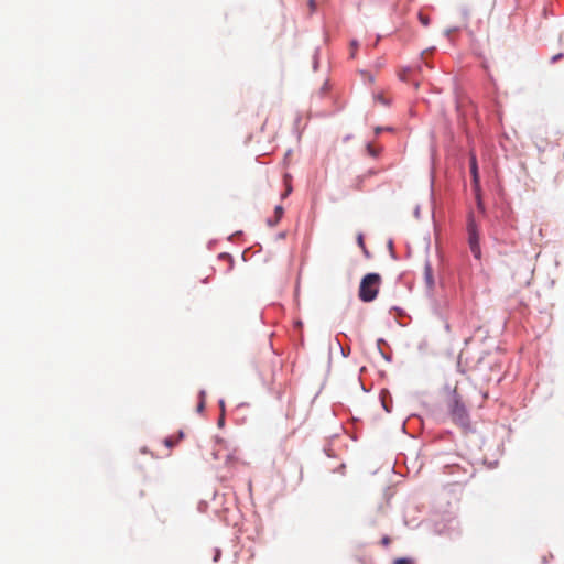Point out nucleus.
Wrapping results in <instances>:
<instances>
[{
	"instance_id": "obj_1",
	"label": "nucleus",
	"mask_w": 564,
	"mask_h": 564,
	"mask_svg": "<svg viewBox=\"0 0 564 564\" xmlns=\"http://www.w3.org/2000/svg\"><path fill=\"white\" fill-rule=\"evenodd\" d=\"M381 276L378 273L366 274L360 282L358 296L362 302L373 301L379 292Z\"/></svg>"
},
{
	"instance_id": "obj_2",
	"label": "nucleus",
	"mask_w": 564,
	"mask_h": 564,
	"mask_svg": "<svg viewBox=\"0 0 564 564\" xmlns=\"http://www.w3.org/2000/svg\"><path fill=\"white\" fill-rule=\"evenodd\" d=\"M448 412L452 421L463 427H467L469 424V415L468 412L462 402L459 395L454 390L451 400L448 402Z\"/></svg>"
},
{
	"instance_id": "obj_3",
	"label": "nucleus",
	"mask_w": 564,
	"mask_h": 564,
	"mask_svg": "<svg viewBox=\"0 0 564 564\" xmlns=\"http://www.w3.org/2000/svg\"><path fill=\"white\" fill-rule=\"evenodd\" d=\"M467 232H468V245H469L470 251L476 259H480L481 258V249H480V245H479V232H478L477 224L471 214L468 217Z\"/></svg>"
},
{
	"instance_id": "obj_4",
	"label": "nucleus",
	"mask_w": 564,
	"mask_h": 564,
	"mask_svg": "<svg viewBox=\"0 0 564 564\" xmlns=\"http://www.w3.org/2000/svg\"><path fill=\"white\" fill-rule=\"evenodd\" d=\"M470 174L473 177L475 192H478L479 191V173H478L477 159L474 153L470 154Z\"/></svg>"
},
{
	"instance_id": "obj_5",
	"label": "nucleus",
	"mask_w": 564,
	"mask_h": 564,
	"mask_svg": "<svg viewBox=\"0 0 564 564\" xmlns=\"http://www.w3.org/2000/svg\"><path fill=\"white\" fill-rule=\"evenodd\" d=\"M283 213H284L283 207L282 206H276L275 210H274V219H271V218L268 219L269 226H271V227L275 226L280 221V219L282 218Z\"/></svg>"
},
{
	"instance_id": "obj_6",
	"label": "nucleus",
	"mask_w": 564,
	"mask_h": 564,
	"mask_svg": "<svg viewBox=\"0 0 564 564\" xmlns=\"http://www.w3.org/2000/svg\"><path fill=\"white\" fill-rule=\"evenodd\" d=\"M424 274H425V280H426L427 284L430 286H432L434 281H433V275H432V268L429 263L425 265Z\"/></svg>"
},
{
	"instance_id": "obj_7",
	"label": "nucleus",
	"mask_w": 564,
	"mask_h": 564,
	"mask_svg": "<svg viewBox=\"0 0 564 564\" xmlns=\"http://www.w3.org/2000/svg\"><path fill=\"white\" fill-rule=\"evenodd\" d=\"M183 436H184L183 432H180V433H178V438H177V440H174L173 437H166V438L164 440V444H165L167 447H173V446L177 443V441H178V440L183 438Z\"/></svg>"
},
{
	"instance_id": "obj_8",
	"label": "nucleus",
	"mask_w": 564,
	"mask_h": 564,
	"mask_svg": "<svg viewBox=\"0 0 564 564\" xmlns=\"http://www.w3.org/2000/svg\"><path fill=\"white\" fill-rule=\"evenodd\" d=\"M204 408H205V392L200 391V393H199V403L197 405V411L198 412H203Z\"/></svg>"
},
{
	"instance_id": "obj_9",
	"label": "nucleus",
	"mask_w": 564,
	"mask_h": 564,
	"mask_svg": "<svg viewBox=\"0 0 564 564\" xmlns=\"http://www.w3.org/2000/svg\"><path fill=\"white\" fill-rule=\"evenodd\" d=\"M357 242H358V246L362 249V251L368 254V251L366 249V246H365V241H364V236L361 234L358 235L357 237Z\"/></svg>"
},
{
	"instance_id": "obj_10",
	"label": "nucleus",
	"mask_w": 564,
	"mask_h": 564,
	"mask_svg": "<svg viewBox=\"0 0 564 564\" xmlns=\"http://www.w3.org/2000/svg\"><path fill=\"white\" fill-rule=\"evenodd\" d=\"M419 20L424 26H427L430 24L429 17L424 15L423 13H419Z\"/></svg>"
},
{
	"instance_id": "obj_11",
	"label": "nucleus",
	"mask_w": 564,
	"mask_h": 564,
	"mask_svg": "<svg viewBox=\"0 0 564 564\" xmlns=\"http://www.w3.org/2000/svg\"><path fill=\"white\" fill-rule=\"evenodd\" d=\"M393 564H414L411 558H397Z\"/></svg>"
},
{
	"instance_id": "obj_12",
	"label": "nucleus",
	"mask_w": 564,
	"mask_h": 564,
	"mask_svg": "<svg viewBox=\"0 0 564 564\" xmlns=\"http://www.w3.org/2000/svg\"><path fill=\"white\" fill-rule=\"evenodd\" d=\"M235 454H236V451H235L232 454L227 455L226 462H227L228 464H231L232 462L238 460V457H236V455H235Z\"/></svg>"
},
{
	"instance_id": "obj_13",
	"label": "nucleus",
	"mask_w": 564,
	"mask_h": 564,
	"mask_svg": "<svg viewBox=\"0 0 564 564\" xmlns=\"http://www.w3.org/2000/svg\"><path fill=\"white\" fill-rule=\"evenodd\" d=\"M308 7H310L311 12H313L316 9L315 0H310L308 1Z\"/></svg>"
},
{
	"instance_id": "obj_14",
	"label": "nucleus",
	"mask_w": 564,
	"mask_h": 564,
	"mask_svg": "<svg viewBox=\"0 0 564 564\" xmlns=\"http://www.w3.org/2000/svg\"><path fill=\"white\" fill-rule=\"evenodd\" d=\"M563 57L562 53H558L552 57V63H555L556 61L561 59Z\"/></svg>"
},
{
	"instance_id": "obj_15",
	"label": "nucleus",
	"mask_w": 564,
	"mask_h": 564,
	"mask_svg": "<svg viewBox=\"0 0 564 564\" xmlns=\"http://www.w3.org/2000/svg\"><path fill=\"white\" fill-rule=\"evenodd\" d=\"M382 543H383L384 545H388V544L390 543V539H389L388 536H384V538L382 539Z\"/></svg>"
},
{
	"instance_id": "obj_16",
	"label": "nucleus",
	"mask_w": 564,
	"mask_h": 564,
	"mask_svg": "<svg viewBox=\"0 0 564 564\" xmlns=\"http://www.w3.org/2000/svg\"><path fill=\"white\" fill-rule=\"evenodd\" d=\"M352 50H356V42L351 43ZM355 56V51L351 52V57Z\"/></svg>"
},
{
	"instance_id": "obj_17",
	"label": "nucleus",
	"mask_w": 564,
	"mask_h": 564,
	"mask_svg": "<svg viewBox=\"0 0 564 564\" xmlns=\"http://www.w3.org/2000/svg\"><path fill=\"white\" fill-rule=\"evenodd\" d=\"M291 192V186H288L285 193L283 194V197H286Z\"/></svg>"
},
{
	"instance_id": "obj_18",
	"label": "nucleus",
	"mask_w": 564,
	"mask_h": 564,
	"mask_svg": "<svg viewBox=\"0 0 564 564\" xmlns=\"http://www.w3.org/2000/svg\"><path fill=\"white\" fill-rule=\"evenodd\" d=\"M219 406H220V408H221V410L224 411V409H225V402H224V400H220V401H219Z\"/></svg>"
},
{
	"instance_id": "obj_19",
	"label": "nucleus",
	"mask_w": 564,
	"mask_h": 564,
	"mask_svg": "<svg viewBox=\"0 0 564 564\" xmlns=\"http://www.w3.org/2000/svg\"><path fill=\"white\" fill-rule=\"evenodd\" d=\"M368 151H369V153H370L371 155H376L375 151L372 150V148H371L370 145L368 147Z\"/></svg>"
},
{
	"instance_id": "obj_20",
	"label": "nucleus",
	"mask_w": 564,
	"mask_h": 564,
	"mask_svg": "<svg viewBox=\"0 0 564 564\" xmlns=\"http://www.w3.org/2000/svg\"><path fill=\"white\" fill-rule=\"evenodd\" d=\"M380 131H381V129H380V128H377V129H376V133H379Z\"/></svg>"
}]
</instances>
